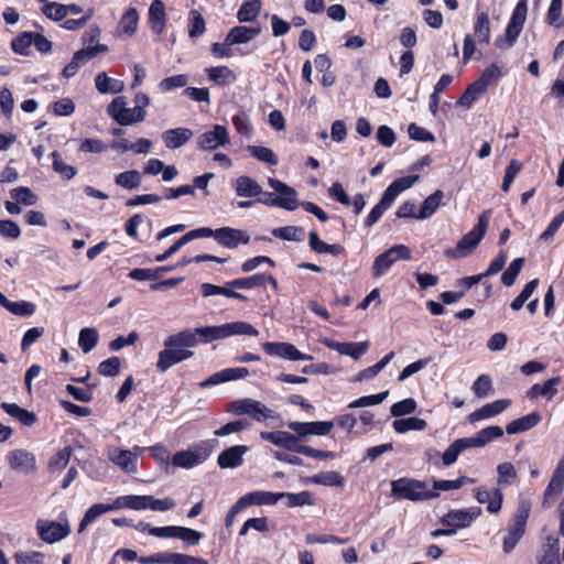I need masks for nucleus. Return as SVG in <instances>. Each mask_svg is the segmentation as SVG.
Masks as SVG:
<instances>
[{"instance_id": "obj_1", "label": "nucleus", "mask_w": 564, "mask_h": 564, "mask_svg": "<svg viewBox=\"0 0 564 564\" xmlns=\"http://www.w3.org/2000/svg\"><path fill=\"white\" fill-rule=\"evenodd\" d=\"M237 335L258 336L259 332L251 324L239 321L173 334L164 340V349L158 355L156 368L160 372H165L174 365L192 358L194 352L191 348L198 344H208Z\"/></svg>"}, {"instance_id": "obj_2", "label": "nucleus", "mask_w": 564, "mask_h": 564, "mask_svg": "<svg viewBox=\"0 0 564 564\" xmlns=\"http://www.w3.org/2000/svg\"><path fill=\"white\" fill-rule=\"evenodd\" d=\"M491 215V209L484 210L478 217L477 225L460 238L455 248L446 249L445 256L454 259H460L470 254L484 238L488 229Z\"/></svg>"}, {"instance_id": "obj_3", "label": "nucleus", "mask_w": 564, "mask_h": 564, "mask_svg": "<svg viewBox=\"0 0 564 564\" xmlns=\"http://www.w3.org/2000/svg\"><path fill=\"white\" fill-rule=\"evenodd\" d=\"M391 496L399 500L422 501L438 497V492L430 490L424 481L400 478L391 482Z\"/></svg>"}, {"instance_id": "obj_4", "label": "nucleus", "mask_w": 564, "mask_h": 564, "mask_svg": "<svg viewBox=\"0 0 564 564\" xmlns=\"http://www.w3.org/2000/svg\"><path fill=\"white\" fill-rule=\"evenodd\" d=\"M531 511L529 500H520L517 511L508 525L507 535L503 539V551L510 553L525 533L527 522Z\"/></svg>"}, {"instance_id": "obj_5", "label": "nucleus", "mask_w": 564, "mask_h": 564, "mask_svg": "<svg viewBox=\"0 0 564 564\" xmlns=\"http://www.w3.org/2000/svg\"><path fill=\"white\" fill-rule=\"evenodd\" d=\"M528 7L527 0H520L511 15V19L506 29V36L496 40V46L499 48L511 47L519 37L523 24L527 20Z\"/></svg>"}, {"instance_id": "obj_6", "label": "nucleus", "mask_w": 564, "mask_h": 564, "mask_svg": "<svg viewBox=\"0 0 564 564\" xmlns=\"http://www.w3.org/2000/svg\"><path fill=\"white\" fill-rule=\"evenodd\" d=\"M410 260L411 251L404 245H395L379 254L372 265V275L380 278L388 272L392 264L398 260Z\"/></svg>"}, {"instance_id": "obj_7", "label": "nucleus", "mask_w": 564, "mask_h": 564, "mask_svg": "<svg viewBox=\"0 0 564 564\" xmlns=\"http://www.w3.org/2000/svg\"><path fill=\"white\" fill-rule=\"evenodd\" d=\"M208 456L209 452L205 445H195L187 449L175 453L172 456L171 464L174 467L191 469L203 464Z\"/></svg>"}, {"instance_id": "obj_8", "label": "nucleus", "mask_w": 564, "mask_h": 564, "mask_svg": "<svg viewBox=\"0 0 564 564\" xmlns=\"http://www.w3.org/2000/svg\"><path fill=\"white\" fill-rule=\"evenodd\" d=\"M108 459L126 474L138 473V454L117 446L107 448Z\"/></svg>"}, {"instance_id": "obj_9", "label": "nucleus", "mask_w": 564, "mask_h": 564, "mask_svg": "<svg viewBox=\"0 0 564 564\" xmlns=\"http://www.w3.org/2000/svg\"><path fill=\"white\" fill-rule=\"evenodd\" d=\"M481 514V508L470 507L467 509H453L441 518V523L454 529H464Z\"/></svg>"}, {"instance_id": "obj_10", "label": "nucleus", "mask_w": 564, "mask_h": 564, "mask_svg": "<svg viewBox=\"0 0 564 564\" xmlns=\"http://www.w3.org/2000/svg\"><path fill=\"white\" fill-rule=\"evenodd\" d=\"M288 426L291 431L296 434L299 438H305L310 435H327L330 433L334 427V423L332 421H316V422H289Z\"/></svg>"}, {"instance_id": "obj_11", "label": "nucleus", "mask_w": 564, "mask_h": 564, "mask_svg": "<svg viewBox=\"0 0 564 564\" xmlns=\"http://www.w3.org/2000/svg\"><path fill=\"white\" fill-rule=\"evenodd\" d=\"M230 142L226 127L216 124L212 130L197 138V147L204 151H212Z\"/></svg>"}, {"instance_id": "obj_12", "label": "nucleus", "mask_w": 564, "mask_h": 564, "mask_svg": "<svg viewBox=\"0 0 564 564\" xmlns=\"http://www.w3.org/2000/svg\"><path fill=\"white\" fill-rule=\"evenodd\" d=\"M268 183L270 187L278 194L280 208L292 212L300 206L297 192L293 187L289 186L280 180L272 177L269 178Z\"/></svg>"}, {"instance_id": "obj_13", "label": "nucleus", "mask_w": 564, "mask_h": 564, "mask_svg": "<svg viewBox=\"0 0 564 564\" xmlns=\"http://www.w3.org/2000/svg\"><path fill=\"white\" fill-rule=\"evenodd\" d=\"M263 350L270 355L280 357L286 360H311L312 356L301 352L294 345L289 343H264L262 344Z\"/></svg>"}, {"instance_id": "obj_14", "label": "nucleus", "mask_w": 564, "mask_h": 564, "mask_svg": "<svg viewBox=\"0 0 564 564\" xmlns=\"http://www.w3.org/2000/svg\"><path fill=\"white\" fill-rule=\"evenodd\" d=\"M37 531L41 539L47 543H55L66 538L70 528L67 522L39 521Z\"/></svg>"}, {"instance_id": "obj_15", "label": "nucleus", "mask_w": 564, "mask_h": 564, "mask_svg": "<svg viewBox=\"0 0 564 564\" xmlns=\"http://www.w3.org/2000/svg\"><path fill=\"white\" fill-rule=\"evenodd\" d=\"M260 437L263 441L270 442L271 444L290 452L300 453V448L302 446L296 434H292L286 431L260 432Z\"/></svg>"}, {"instance_id": "obj_16", "label": "nucleus", "mask_w": 564, "mask_h": 564, "mask_svg": "<svg viewBox=\"0 0 564 564\" xmlns=\"http://www.w3.org/2000/svg\"><path fill=\"white\" fill-rule=\"evenodd\" d=\"M249 241L250 236L245 230L231 227H221L217 229V242L225 248L234 249L239 245H247Z\"/></svg>"}, {"instance_id": "obj_17", "label": "nucleus", "mask_w": 564, "mask_h": 564, "mask_svg": "<svg viewBox=\"0 0 564 564\" xmlns=\"http://www.w3.org/2000/svg\"><path fill=\"white\" fill-rule=\"evenodd\" d=\"M8 463L11 469L29 474L36 468L35 456L25 449H14L8 455Z\"/></svg>"}, {"instance_id": "obj_18", "label": "nucleus", "mask_w": 564, "mask_h": 564, "mask_svg": "<svg viewBox=\"0 0 564 564\" xmlns=\"http://www.w3.org/2000/svg\"><path fill=\"white\" fill-rule=\"evenodd\" d=\"M249 447L246 445H235L223 451L217 458V464L221 468H236L243 462V455L248 453Z\"/></svg>"}, {"instance_id": "obj_19", "label": "nucleus", "mask_w": 564, "mask_h": 564, "mask_svg": "<svg viewBox=\"0 0 564 564\" xmlns=\"http://www.w3.org/2000/svg\"><path fill=\"white\" fill-rule=\"evenodd\" d=\"M165 6L162 0H153L149 8V26L151 31L161 35L165 28Z\"/></svg>"}, {"instance_id": "obj_20", "label": "nucleus", "mask_w": 564, "mask_h": 564, "mask_svg": "<svg viewBox=\"0 0 564 564\" xmlns=\"http://www.w3.org/2000/svg\"><path fill=\"white\" fill-rule=\"evenodd\" d=\"M193 137V131L188 128L169 129L162 133V140L170 150H175L187 143Z\"/></svg>"}, {"instance_id": "obj_21", "label": "nucleus", "mask_w": 564, "mask_h": 564, "mask_svg": "<svg viewBox=\"0 0 564 564\" xmlns=\"http://www.w3.org/2000/svg\"><path fill=\"white\" fill-rule=\"evenodd\" d=\"M260 34V28L235 26L226 36V45L247 44Z\"/></svg>"}, {"instance_id": "obj_22", "label": "nucleus", "mask_w": 564, "mask_h": 564, "mask_svg": "<svg viewBox=\"0 0 564 564\" xmlns=\"http://www.w3.org/2000/svg\"><path fill=\"white\" fill-rule=\"evenodd\" d=\"M511 404V400L509 399H500L492 403L485 404L479 410L469 414V421L476 422L484 419H489L496 416L503 412Z\"/></svg>"}, {"instance_id": "obj_23", "label": "nucleus", "mask_w": 564, "mask_h": 564, "mask_svg": "<svg viewBox=\"0 0 564 564\" xmlns=\"http://www.w3.org/2000/svg\"><path fill=\"white\" fill-rule=\"evenodd\" d=\"M540 421H541L540 413L534 411V412H531L530 414H527L524 416H521L519 419L511 421L507 425L506 431L508 434L522 433V432L529 431L532 427H534L535 425H538Z\"/></svg>"}, {"instance_id": "obj_24", "label": "nucleus", "mask_w": 564, "mask_h": 564, "mask_svg": "<svg viewBox=\"0 0 564 564\" xmlns=\"http://www.w3.org/2000/svg\"><path fill=\"white\" fill-rule=\"evenodd\" d=\"M239 197H256L262 194V188L257 181L249 176H239L234 184Z\"/></svg>"}, {"instance_id": "obj_25", "label": "nucleus", "mask_w": 564, "mask_h": 564, "mask_svg": "<svg viewBox=\"0 0 564 564\" xmlns=\"http://www.w3.org/2000/svg\"><path fill=\"white\" fill-rule=\"evenodd\" d=\"M561 382V377H553L546 380L543 384H533L527 392L529 399H535L536 397H545L551 400L556 393V386Z\"/></svg>"}, {"instance_id": "obj_26", "label": "nucleus", "mask_w": 564, "mask_h": 564, "mask_svg": "<svg viewBox=\"0 0 564 564\" xmlns=\"http://www.w3.org/2000/svg\"><path fill=\"white\" fill-rule=\"evenodd\" d=\"M240 498L246 508L249 506L275 505L279 501V492L253 491Z\"/></svg>"}, {"instance_id": "obj_27", "label": "nucleus", "mask_w": 564, "mask_h": 564, "mask_svg": "<svg viewBox=\"0 0 564 564\" xmlns=\"http://www.w3.org/2000/svg\"><path fill=\"white\" fill-rule=\"evenodd\" d=\"M95 85L100 94H119L124 89V84L107 76L106 73H99L95 78Z\"/></svg>"}, {"instance_id": "obj_28", "label": "nucleus", "mask_w": 564, "mask_h": 564, "mask_svg": "<svg viewBox=\"0 0 564 564\" xmlns=\"http://www.w3.org/2000/svg\"><path fill=\"white\" fill-rule=\"evenodd\" d=\"M202 294L205 297L213 296V295H224L226 297L236 299L240 301H246L247 297L242 295L241 293L235 292L232 288L228 286L227 284L225 286L215 285L212 283H203L200 285Z\"/></svg>"}, {"instance_id": "obj_29", "label": "nucleus", "mask_w": 564, "mask_h": 564, "mask_svg": "<svg viewBox=\"0 0 564 564\" xmlns=\"http://www.w3.org/2000/svg\"><path fill=\"white\" fill-rule=\"evenodd\" d=\"M261 10L260 0H246L237 12V19L241 23L254 21Z\"/></svg>"}, {"instance_id": "obj_30", "label": "nucleus", "mask_w": 564, "mask_h": 564, "mask_svg": "<svg viewBox=\"0 0 564 564\" xmlns=\"http://www.w3.org/2000/svg\"><path fill=\"white\" fill-rule=\"evenodd\" d=\"M444 197V193L441 189L435 191L433 194L427 196L417 214V219L430 218L440 207L441 202Z\"/></svg>"}, {"instance_id": "obj_31", "label": "nucleus", "mask_w": 564, "mask_h": 564, "mask_svg": "<svg viewBox=\"0 0 564 564\" xmlns=\"http://www.w3.org/2000/svg\"><path fill=\"white\" fill-rule=\"evenodd\" d=\"M115 509H118V507H115V502L112 505L96 503L91 506L83 517L79 523L78 532L82 533L87 528V525L95 521V519H97L99 516Z\"/></svg>"}, {"instance_id": "obj_32", "label": "nucleus", "mask_w": 564, "mask_h": 564, "mask_svg": "<svg viewBox=\"0 0 564 564\" xmlns=\"http://www.w3.org/2000/svg\"><path fill=\"white\" fill-rule=\"evenodd\" d=\"M208 78L217 85L225 86L235 82L236 76L228 66H216L207 69Z\"/></svg>"}, {"instance_id": "obj_33", "label": "nucleus", "mask_w": 564, "mask_h": 564, "mask_svg": "<svg viewBox=\"0 0 564 564\" xmlns=\"http://www.w3.org/2000/svg\"><path fill=\"white\" fill-rule=\"evenodd\" d=\"M392 426L397 433L404 434L409 431H423L427 426V423L423 419L412 416L409 419L395 420L392 423Z\"/></svg>"}, {"instance_id": "obj_34", "label": "nucleus", "mask_w": 564, "mask_h": 564, "mask_svg": "<svg viewBox=\"0 0 564 564\" xmlns=\"http://www.w3.org/2000/svg\"><path fill=\"white\" fill-rule=\"evenodd\" d=\"M115 507H118V509L128 508V509H132V510H145V509H148L147 495H144V496L128 495V496L118 497L115 500Z\"/></svg>"}, {"instance_id": "obj_35", "label": "nucleus", "mask_w": 564, "mask_h": 564, "mask_svg": "<svg viewBox=\"0 0 564 564\" xmlns=\"http://www.w3.org/2000/svg\"><path fill=\"white\" fill-rule=\"evenodd\" d=\"M518 478L513 464L509 462L501 463L497 466V484L506 487L516 482Z\"/></svg>"}, {"instance_id": "obj_36", "label": "nucleus", "mask_w": 564, "mask_h": 564, "mask_svg": "<svg viewBox=\"0 0 564 564\" xmlns=\"http://www.w3.org/2000/svg\"><path fill=\"white\" fill-rule=\"evenodd\" d=\"M99 335L96 328L85 327L79 332L78 345L85 354L91 351L98 344Z\"/></svg>"}, {"instance_id": "obj_37", "label": "nucleus", "mask_w": 564, "mask_h": 564, "mask_svg": "<svg viewBox=\"0 0 564 564\" xmlns=\"http://www.w3.org/2000/svg\"><path fill=\"white\" fill-rule=\"evenodd\" d=\"M272 235L286 241H303L304 230L296 226L278 227L272 230Z\"/></svg>"}, {"instance_id": "obj_38", "label": "nucleus", "mask_w": 564, "mask_h": 564, "mask_svg": "<svg viewBox=\"0 0 564 564\" xmlns=\"http://www.w3.org/2000/svg\"><path fill=\"white\" fill-rule=\"evenodd\" d=\"M310 481L316 485L341 487L344 477L337 471H324L312 476Z\"/></svg>"}, {"instance_id": "obj_39", "label": "nucleus", "mask_w": 564, "mask_h": 564, "mask_svg": "<svg viewBox=\"0 0 564 564\" xmlns=\"http://www.w3.org/2000/svg\"><path fill=\"white\" fill-rule=\"evenodd\" d=\"M486 90L476 82L470 84L458 99L457 104L462 107L470 108L471 105L479 99Z\"/></svg>"}, {"instance_id": "obj_40", "label": "nucleus", "mask_w": 564, "mask_h": 564, "mask_svg": "<svg viewBox=\"0 0 564 564\" xmlns=\"http://www.w3.org/2000/svg\"><path fill=\"white\" fill-rule=\"evenodd\" d=\"M474 32L480 42L489 44L490 42V22L489 17L486 12H481L477 15Z\"/></svg>"}, {"instance_id": "obj_41", "label": "nucleus", "mask_w": 564, "mask_h": 564, "mask_svg": "<svg viewBox=\"0 0 564 564\" xmlns=\"http://www.w3.org/2000/svg\"><path fill=\"white\" fill-rule=\"evenodd\" d=\"M139 14L135 8H129L119 22V30L127 35H132L138 25Z\"/></svg>"}, {"instance_id": "obj_42", "label": "nucleus", "mask_w": 564, "mask_h": 564, "mask_svg": "<svg viewBox=\"0 0 564 564\" xmlns=\"http://www.w3.org/2000/svg\"><path fill=\"white\" fill-rule=\"evenodd\" d=\"M51 155L53 158V170L56 173H58L64 180L69 181L76 176V174H77L76 167L73 165L66 164L63 161L62 155L57 151H54Z\"/></svg>"}, {"instance_id": "obj_43", "label": "nucleus", "mask_w": 564, "mask_h": 564, "mask_svg": "<svg viewBox=\"0 0 564 564\" xmlns=\"http://www.w3.org/2000/svg\"><path fill=\"white\" fill-rule=\"evenodd\" d=\"M115 182L118 186L127 189L137 188L141 183V175L137 170H130L119 173Z\"/></svg>"}, {"instance_id": "obj_44", "label": "nucleus", "mask_w": 564, "mask_h": 564, "mask_svg": "<svg viewBox=\"0 0 564 564\" xmlns=\"http://www.w3.org/2000/svg\"><path fill=\"white\" fill-rule=\"evenodd\" d=\"M227 285L232 289L249 290L258 286H263V273H257L248 278L235 279L227 282Z\"/></svg>"}, {"instance_id": "obj_45", "label": "nucleus", "mask_w": 564, "mask_h": 564, "mask_svg": "<svg viewBox=\"0 0 564 564\" xmlns=\"http://www.w3.org/2000/svg\"><path fill=\"white\" fill-rule=\"evenodd\" d=\"M281 499H286V506L291 508L313 503L312 496L308 491H302L297 494L279 492V500Z\"/></svg>"}, {"instance_id": "obj_46", "label": "nucleus", "mask_w": 564, "mask_h": 564, "mask_svg": "<svg viewBox=\"0 0 564 564\" xmlns=\"http://www.w3.org/2000/svg\"><path fill=\"white\" fill-rule=\"evenodd\" d=\"M108 51V46L105 44H97L95 46H88L77 51L73 58L82 65L86 64L88 61L93 59L100 53H105Z\"/></svg>"}, {"instance_id": "obj_47", "label": "nucleus", "mask_w": 564, "mask_h": 564, "mask_svg": "<svg viewBox=\"0 0 564 564\" xmlns=\"http://www.w3.org/2000/svg\"><path fill=\"white\" fill-rule=\"evenodd\" d=\"M247 151L256 159L270 165H276L279 160L276 154L269 148L259 145H249Z\"/></svg>"}, {"instance_id": "obj_48", "label": "nucleus", "mask_w": 564, "mask_h": 564, "mask_svg": "<svg viewBox=\"0 0 564 564\" xmlns=\"http://www.w3.org/2000/svg\"><path fill=\"white\" fill-rule=\"evenodd\" d=\"M562 4L563 0H551L546 14V22L550 25H553L557 29L564 26V18L562 17Z\"/></svg>"}, {"instance_id": "obj_49", "label": "nucleus", "mask_w": 564, "mask_h": 564, "mask_svg": "<svg viewBox=\"0 0 564 564\" xmlns=\"http://www.w3.org/2000/svg\"><path fill=\"white\" fill-rule=\"evenodd\" d=\"M72 447L66 446L63 449H61L58 453H56L48 463V469L50 471H61L63 470L67 464L69 463L70 456H72Z\"/></svg>"}, {"instance_id": "obj_50", "label": "nucleus", "mask_w": 564, "mask_h": 564, "mask_svg": "<svg viewBox=\"0 0 564 564\" xmlns=\"http://www.w3.org/2000/svg\"><path fill=\"white\" fill-rule=\"evenodd\" d=\"M523 263H524L523 258H517L509 264L507 270L501 275V282L503 285H506V286L513 285L519 273L522 270Z\"/></svg>"}, {"instance_id": "obj_51", "label": "nucleus", "mask_w": 564, "mask_h": 564, "mask_svg": "<svg viewBox=\"0 0 564 564\" xmlns=\"http://www.w3.org/2000/svg\"><path fill=\"white\" fill-rule=\"evenodd\" d=\"M33 32H23L11 42L12 50L20 55H29L32 42Z\"/></svg>"}, {"instance_id": "obj_52", "label": "nucleus", "mask_w": 564, "mask_h": 564, "mask_svg": "<svg viewBox=\"0 0 564 564\" xmlns=\"http://www.w3.org/2000/svg\"><path fill=\"white\" fill-rule=\"evenodd\" d=\"M10 195L19 204H23L25 206H33L37 202V196L29 187L25 186L11 189Z\"/></svg>"}, {"instance_id": "obj_53", "label": "nucleus", "mask_w": 564, "mask_h": 564, "mask_svg": "<svg viewBox=\"0 0 564 564\" xmlns=\"http://www.w3.org/2000/svg\"><path fill=\"white\" fill-rule=\"evenodd\" d=\"M500 77V68L492 64L484 69L480 77L475 80L485 90H487L488 86L494 85L498 82Z\"/></svg>"}, {"instance_id": "obj_54", "label": "nucleus", "mask_w": 564, "mask_h": 564, "mask_svg": "<svg viewBox=\"0 0 564 564\" xmlns=\"http://www.w3.org/2000/svg\"><path fill=\"white\" fill-rule=\"evenodd\" d=\"M416 401L412 398H406L402 401L394 403L391 406V415L394 417H400L406 414H412L416 410Z\"/></svg>"}, {"instance_id": "obj_55", "label": "nucleus", "mask_w": 564, "mask_h": 564, "mask_svg": "<svg viewBox=\"0 0 564 564\" xmlns=\"http://www.w3.org/2000/svg\"><path fill=\"white\" fill-rule=\"evenodd\" d=\"M188 83V76L185 74H178L171 77H166L162 79L159 84V87L162 91H171L175 88L185 87Z\"/></svg>"}, {"instance_id": "obj_56", "label": "nucleus", "mask_w": 564, "mask_h": 564, "mask_svg": "<svg viewBox=\"0 0 564 564\" xmlns=\"http://www.w3.org/2000/svg\"><path fill=\"white\" fill-rule=\"evenodd\" d=\"M123 116L124 117L121 118V120H119V124L120 126H130L133 123H139V122L144 121L147 118V110L141 109L140 107H133V108L127 107V112H124Z\"/></svg>"}, {"instance_id": "obj_57", "label": "nucleus", "mask_w": 564, "mask_h": 564, "mask_svg": "<svg viewBox=\"0 0 564 564\" xmlns=\"http://www.w3.org/2000/svg\"><path fill=\"white\" fill-rule=\"evenodd\" d=\"M232 124L235 126L237 132L243 137H251L253 129L250 123L249 117L240 111L232 117Z\"/></svg>"}, {"instance_id": "obj_58", "label": "nucleus", "mask_w": 564, "mask_h": 564, "mask_svg": "<svg viewBox=\"0 0 564 564\" xmlns=\"http://www.w3.org/2000/svg\"><path fill=\"white\" fill-rule=\"evenodd\" d=\"M124 112H127V101L124 97L115 98L107 107L108 116H110L118 124L119 120L124 117Z\"/></svg>"}, {"instance_id": "obj_59", "label": "nucleus", "mask_w": 564, "mask_h": 564, "mask_svg": "<svg viewBox=\"0 0 564 564\" xmlns=\"http://www.w3.org/2000/svg\"><path fill=\"white\" fill-rule=\"evenodd\" d=\"M42 12L46 18L53 21H61L66 15L65 4H61L57 2L45 3L42 7Z\"/></svg>"}, {"instance_id": "obj_60", "label": "nucleus", "mask_w": 564, "mask_h": 564, "mask_svg": "<svg viewBox=\"0 0 564 564\" xmlns=\"http://www.w3.org/2000/svg\"><path fill=\"white\" fill-rule=\"evenodd\" d=\"M254 402L256 400L248 398L236 400L229 404L228 411L236 415H250L253 410Z\"/></svg>"}, {"instance_id": "obj_61", "label": "nucleus", "mask_w": 564, "mask_h": 564, "mask_svg": "<svg viewBox=\"0 0 564 564\" xmlns=\"http://www.w3.org/2000/svg\"><path fill=\"white\" fill-rule=\"evenodd\" d=\"M121 360L119 357H110L98 366V371L102 376L113 377L119 373Z\"/></svg>"}, {"instance_id": "obj_62", "label": "nucleus", "mask_w": 564, "mask_h": 564, "mask_svg": "<svg viewBox=\"0 0 564 564\" xmlns=\"http://www.w3.org/2000/svg\"><path fill=\"white\" fill-rule=\"evenodd\" d=\"M205 31V21L199 12L193 10L189 13V29L188 35L191 37H197Z\"/></svg>"}, {"instance_id": "obj_63", "label": "nucleus", "mask_w": 564, "mask_h": 564, "mask_svg": "<svg viewBox=\"0 0 564 564\" xmlns=\"http://www.w3.org/2000/svg\"><path fill=\"white\" fill-rule=\"evenodd\" d=\"M476 435L478 437L480 446L484 447L491 441L501 437L503 435V430L500 426L492 425L482 429Z\"/></svg>"}, {"instance_id": "obj_64", "label": "nucleus", "mask_w": 564, "mask_h": 564, "mask_svg": "<svg viewBox=\"0 0 564 564\" xmlns=\"http://www.w3.org/2000/svg\"><path fill=\"white\" fill-rule=\"evenodd\" d=\"M44 555L40 552H19L15 553L14 560L18 564H42Z\"/></svg>"}]
</instances>
